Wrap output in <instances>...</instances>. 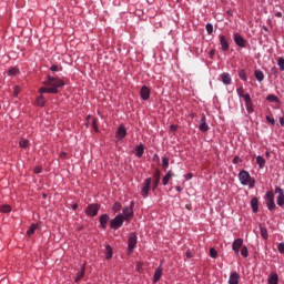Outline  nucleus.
Instances as JSON below:
<instances>
[{"mask_svg": "<svg viewBox=\"0 0 284 284\" xmlns=\"http://www.w3.org/2000/svg\"><path fill=\"white\" fill-rule=\"evenodd\" d=\"M151 190H152V178H146L142 184L141 196L143 199H148Z\"/></svg>", "mask_w": 284, "mask_h": 284, "instance_id": "obj_4", "label": "nucleus"}, {"mask_svg": "<svg viewBox=\"0 0 284 284\" xmlns=\"http://www.w3.org/2000/svg\"><path fill=\"white\" fill-rule=\"evenodd\" d=\"M161 276H163V268L159 267L154 273L153 283H159V281H161Z\"/></svg>", "mask_w": 284, "mask_h": 284, "instance_id": "obj_21", "label": "nucleus"}, {"mask_svg": "<svg viewBox=\"0 0 284 284\" xmlns=\"http://www.w3.org/2000/svg\"><path fill=\"white\" fill-rule=\"evenodd\" d=\"M72 210H74V211H75V210H79V204H73V205H72Z\"/></svg>", "mask_w": 284, "mask_h": 284, "instance_id": "obj_60", "label": "nucleus"}, {"mask_svg": "<svg viewBox=\"0 0 284 284\" xmlns=\"http://www.w3.org/2000/svg\"><path fill=\"white\" fill-rule=\"evenodd\" d=\"M116 139H125V136H128V130L125 129V125L120 124L116 133H115Z\"/></svg>", "mask_w": 284, "mask_h": 284, "instance_id": "obj_13", "label": "nucleus"}, {"mask_svg": "<svg viewBox=\"0 0 284 284\" xmlns=\"http://www.w3.org/2000/svg\"><path fill=\"white\" fill-rule=\"evenodd\" d=\"M280 124L284 126V118H280Z\"/></svg>", "mask_w": 284, "mask_h": 284, "instance_id": "obj_61", "label": "nucleus"}, {"mask_svg": "<svg viewBox=\"0 0 284 284\" xmlns=\"http://www.w3.org/2000/svg\"><path fill=\"white\" fill-rule=\"evenodd\" d=\"M241 256H243V258H247V256H250V251H247V246H242Z\"/></svg>", "mask_w": 284, "mask_h": 284, "instance_id": "obj_39", "label": "nucleus"}, {"mask_svg": "<svg viewBox=\"0 0 284 284\" xmlns=\"http://www.w3.org/2000/svg\"><path fill=\"white\" fill-rule=\"evenodd\" d=\"M85 276V264L81 266V271L77 273V276L74 278V283H80L81 278Z\"/></svg>", "mask_w": 284, "mask_h": 284, "instance_id": "obj_19", "label": "nucleus"}, {"mask_svg": "<svg viewBox=\"0 0 284 284\" xmlns=\"http://www.w3.org/2000/svg\"><path fill=\"white\" fill-rule=\"evenodd\" d=\"M43 199H48V194L43 193L42 194Z\"/></svg>", "mask_w": 284, "mask_h": 284, "instance_id": "obj_64", "label": "nucleus"}, {"mask_svg": "<svg viewBox=\"0 0 284 284\" xmlns=\"http://www.w3.org/2000/svg\"><path fill=\"white\" fill-rule=\"evenodd\" d=\"M275 194H278L277 195V205L280 207H283L284 206V191L282 187L280 186H276L275 187Z\"/></svg>", "mask_w": 284, "mask_h": 284, "instance_id": "obj_12", "label": "nucleus"}, {"mask_svg": "<svg viewBox=\"0 0 284 284\" xmlns=\"http://www.w3.org/2000/svg\"><path fill=\"white\" fill-rule=\"evenodd\" d=\"M176 130H179V126L176 124H171L170 125V131L171 132H176Z\"/></svg>", "mask_w": 284, "mask_h": 284, "instance_id": "obj_50", "label": "nucleus"}, {"mask_svg": "<svg viewBox=\"0 0 284 284\" xmlns=\"http://www.w3.org/2000/svg\"><path fill=\"white\" fill-rule=\"evenodd\" d=\"M19 146L20 148H30V141L26 140V139H21L20 142H19Z\"/></svg>", "mask_w": 284, "mask_h": 284, "instance_id": "obj_38", "label": "nucleus"}, {"mask_svg": "<svg viewBox=\"0 0 284 284\" xmlns=\"http://www.w3.org/2000/svg\"><path fill=\"white\" fill-rule=\"evenodd\" d=\"M33 172H34V174H41L42 168L41 166H36Z\"/></svg>", "mask_w": 284, "mask_h": 284, "instance_id": "obj_52", "label": "nucleus"}, {"mask_svg": "<svg viewBox=\"0 0 284 284\" xmlns=\"http://www.w3.org/2000/svg\"><path fill=\"white\" fill-rule=\"evenodd\" d=\"M277 250H278L280 254H284V242H282L277 245Z\"/></svg>", "mask_w": 284, "mask_h": 284, "instance_id": "obj_48", "label": "nucleus"}, {"mask_svg": "<svg viewBox=\"0 0 284 284\" xmlns=\"http://www.w3.org/2000/svg\"><path fill=\"white\" fill-rule=\"evenodd\" d=\"M185 207L186 210H192V204H186Z\"/></svg>", "mask_w": 284, "mask_h": 284, "instance_id": "obj_62", "label": "nucleus"}, {"mask_svg": "<svg viewBox=\"0 0 284 284\" xmlns=\"http://www.w3.org/2000/svg\"><path fill=\"white\" fill-rule=\"evenodd\" d=\"M8 74L9 77H17V74H19V69H17V67H12L8 70Z\"/></svg>", "mask_w": 284, "mask_h": 284, "instance_id": "obj_36", "label": "nucleus"}, {"mask_svg": "<svg viewBox=\"0 0 284 284\" xmlns=\"http://www.w3.org/2000/svg\"><path fill=\"white\" fill-rule=\"evenodd\" d=\"M245 105H246L247 113L252 114V112H254V103L251 101V102H246Z\"/></svg>", "mask_w": 284, "mask_h": 284, "instance_id": "obj_40", "label": "nucleus"}, {"mask_svg": "<svg viewBox=\"0 0 284 284\" xmlns=\"http://www.w3.org/2000/svg\"><path fill=\"white\" fill-rule=\"evenodd\" d=\"M233 39L239 48H247V40L242 38L241 34L234 33Z\"/></svg>", "mask_w": 284, "mask_h": 284, "instance_id": "obj_10", "label": "nucleus"}, {"mask_svg": "<svg viewBox=\"0 0 284 284\" xmlns=\"http://www.w3.org/2000/svg\"><path fill=\"white\" fill-rule=\"evenodd\" d=\"M122 216L125 221H130L134 217V201L130 202L129 207L123 209V215Z\"/></svg>", "mask_w": 284, "mask_h": 284, "instance_id": "obj_7", "label": "nucleus"}, {"mask_svg": "<svg viewBox=\"0 0 284 284\" xmlns=\"http://www.w3.org/2000/svg\"><path fill=\"white\" fill-rule=\"evenodd\" d=\"M99 221H100V227H102V230H108V221H110V215L102 214L99 217Z\"/></svg>", "mask_w": 284, "mask_h": 284, "instance_id": "obj_16", "label": "nucleus"}, {"mask_svg": "<svg viewBox=\"0 0 284 284\" xmlns=\"http://www.w3.org/2000/svg\"><path fill=\"white\" fill-rule=\"evenodd\" d=\"M220 44L223 52H227V50H230V43H227V39L223 34L220 36Z\"/></svg>", "mask_w": 284, "mask_h": 284, "instance_id": "obj_17", "label": "nucleus"}, {"mask_svg": "<svg viewBox=\"0 0 284 284\" xmlns=\"http://www.w3.org/2000/svg\"><path fill=\"white\" fill-rule=\"evenodd\" d=\"M207 34H212L214 32V26L212 23H207L205 26Z\"/></svg>", "mask_w": 284, "mask_h": 284, "instance_id": "obj_44", "label": "nucleus"}, {"mask_svg": "<svg viewBox=\"0 0 284 284\" xmlns=\"http://www.w3.org/2000/svg\"><path fill=\"white\" fill-rule=\"evenodd\" d=\"M256 163H257L260 170H263L265 168V160L263 156L258 155L256 158Z\"/></svg>", "mask_w": 284, "mask_h": 284, "instance_id": "obj_35", "label": "nucleus"}, {"mask_svg": "<svg viewBox=\"0 0 284 284\" xmlns=\"http://www.w3.org/2000/svg\"><path fill=\"white\" fill-rule=\"evenodd\" d=\"M90 122H91V125H92L94 132H99V120L92 115H88L87 124H85L87 128H90Z\"/></svg>", "mask_w": 284, "mask_h": 284, "instance_id": "obj_9", "label": "nucleus"}, {"mask_svg": "<svg viewBox=\"0 0 284 284\" xmlns=\"http://www.w3.org/2000/svg\"><path fill=\"white\" fill-rule=\"evenodd\" d=\"M275 17H278V18H281V17H283V13H281V12H277V13L275 14Z\"/></svg>", "mask_w": 284, "mask_h": 284, "instance_id": "obj_63", "label": "nucleus"}, {"mask_svg": "<svg viewBox=\"0 0 284 284\" xmlns=\"http://www.w3.org/2000/svg\"><path fill=\"white\" fill-rule=\"evenodd\" d=\"M168 168H170V158H162V169L164 172L168 171Z\"/></svg>", "mask_w": 284, "mask_h": 284, "instance_id": "obj_34", "label": "nucleus"}, {"mask_svg": "<svg viewBox=\"0 0 284 284\" xmlns=\"http://www.w3.org/2000/svg\"><path fill=\"white\" fill-rule=\"evenodd\" d=\"M101 210V204L93 203L89 204L85 209L87 216H91L92 219L99 214V211Z\"/></svg>", "mask_w": 284, "mask_h": 284, "instance_id": "obj_6", "label": "nucleus"}, {"mask_svg": "<svg viewBox=\"0 0 284 284\" xmlns=\"http://www.w3.org/2000/svg\"><path fill=\"white\" fill-rule=\"evenodd\" d=\"M260 232H261L262 239H264V241H267L270 236L267 233V227H265L263 224H260Z\"/></svg>", "mask_w": 284, "mask_h": 284, "instance_id": "obj_26", "label": "nucleus"}, {"mask_svg": "<svg viewBox=\"0 0 284 284\" xmlns=\"http://www.w3.org/2000/svg\"><path fill=\"white\" fill-rule=\"evenodd\" d=\"M239 278H241V275H239V273H231L229 284H239Z\"/></svg>", "mask_w": 284, "mask_h": 284, "instance_id": "obj_20", "label": "nucleus"}, {"mask_svg": "<svg viewBox=\"0 0 284 284\" xmlns=\"http://www.w3.org/2000/svg\"><path fill=\"white\" fill-rule=\"evenodd\" d=\"M37 230H39V224H31L29 230L27 231V235L32 236V234H34Z\"/></svg>", "mask_w": 284, "mask_h": 284, "instance_id": "obj_33", "label": "nucleus"}, {"mask_svg": "<svg viewBox=\"0 0 284 284\" xmlns=\"http://www.w3.org/2000/svg\"><path fill=\"white\" fill-rule=\"evenodd\" d=\"M266 101H268L270 103H281V99H278V97H276L275 94H268L266 97Z\"/></svg>", "mask_w": 284, "mask_h": 284, "instance_id": "obj_31", "label": "nucleus"}, {"mask_svg": "<svg viewBox=\"0 0 284 284\" xmlns=\"http://www.w3.org/2000/svg\"><path fill=\"white\" fill-rule=\"evenodd\" d=\"M123 223H125L123 214H118L110 221V227L111 230H119L120 227H123Z\"/></svg>", "mask_w": 284, "mask_h": 284, "instance_id": "obj_5", "label": "nucleus"}, {"mask_svg": "<svg viewBox=\"0 0 284 284\" xmlns=\"http://www.w3.org/2000/svg\"><path fill=\"white\" fill-rule=\"evenodd\" d=\"M0 212L2 214H10V212H12V206L10 204L0 205Z\"/></svg>", "mask_w": 284, "mask_h": 284, "instance_id": "obj_28", "label": "nucleus"}, {"mask_svg": "<svg viewBox=\"0 0 284 284\" xmlns=\"http://www.w3.org/2000/svg\"><path fill=\"white\" fill-rule=\"evenodd\" d=\"M112 256H113L112 246L110 244H108L105 246V258H106V261H110V258H112Z\"/></svg>", "mask_w": 284, "mask_h": 284, "instance_id": "obj_32", "label": "nucleus"}, {"mask_svg": "<svg viewBox=\"0 0 284 284\" xmlns=\"http://www.w3.org/2000/svg\"><path fill=\"white\" fill-rule=\"evenodd\" d=\"M19 92H20L19 87H14V91H13L14 97H19Z\"/></svg>", "mask_w": 284, "mask_h": 284, "instance_id": "obj_54", "label": "nucleus"}, {"mask_svg": "<svg viewBox=\"0 0 284 284\" xmlns=\"http://www.w3.org/2000/svg\"><path fill=\"white\" fill-rule=\"evenodd\" d=\"M221 78L224 85H230V83H232V78L230 77V73L224 72L221 74Z\"/></svg>", "mask_w": 284, "mask_h": 284, "instance_id": "obj_23", "label": "nucleus"}, {"mask_svg": "<svg viewBox=\"0 0 284 284\" xmlns=\"http://www.w3.org/2000/svg\"><path fill=\"white\" fill-rule=\"evenodd\" d=\"M50 70H51V72H59V71L63 70V67H59L57 64H53V65L50 67Z\"/></svg>", "mask_w": 284, "mask_h": 284, "instance_id": "obj_45", "label": "nucleus"}, {"mask_svg": "<svg viewBox=\"0 0 284 284\" xmlns=\"http://www.w3.org/2000/svg\"><path fill=\"white\" fill-rule=\"evenodd\" d=\"M271 72H272V74H276V73L278 72V69L272 68V69H271Z\"/></svg>", "mask_w": 284, "mask_h": 284, "instance_id": "obj_58", "label": "nucleus"}, {"mask_svg": "<svg viewBox=\"0 0 284 284\" xmlns=\"http://www.w3.org/2000/svg\"><path fill=\"white\" fill-rule=\"evenodd\" d=\"M237 94L243 99V97L245 95V90L243 89V87L237 89Z\"/></svg>", "mask_w": 284, "mask_h": 284, "instance_id": "obj_47", "label": "nucleus"}, {"mask_svg": "<svg viewBox=\"0 0 284 284\" xmlns=\"http://www.w3.org/2000/svg\"><path fill=\"white\" fill-rule=\"evenodd\" d=\"M215 51L214 49L209 52L210 59H214Z\"/></svg>", "mask_w": 284, "mask_h": 284, "instance_id": "obj_55", "label": "nucleus"}, {"mask_svg": "<svg viewBox=\"0 0 284 284\" xmlns=\"http://www.w3.org/2000/svg\"><path fill=\"white\" fill-rule=\"evenodd\" d=\"M194 175L192 173H187L184 175V179H186V181H190Z\"/></svg>", "mask_w": 284, "mask_h": 284, "instance_id": "obj_53", "label": "nucleus"}, {"mask_svg": "<svg viewBox=\"0 0 284 284\" xmlns=\"http://www.w3.org/2000/svg\"><path fill=\"white\" fill-rule=\"evenodd\" d=\"M264 199L266 201L267 210H270V212H274L276 209V203L274 202V191H267Z\"/></svg>", "mask_w": 284, "mask_h": 284, "instance_id": "obj_3", "label": "nucleus"}, {"mask_svg": "<svg viewBox=\"0 0 284 284\" xmlns=\"http://www.w3.org/2000/svg\"><path fill=\"white\" fill-rule=\"evenodd\" d=\"M241 247H243V239L234 240V242L232 244L233 252H235V254L239 255V252L241 251Z\"/></svg>", "mask_w": 284, "mask_h": 284, "instance_id": "obj_15", "label": "nucleus"}, {"mask_svg": "<svg viewBox=\"0 0 284 284\" xmlns=\"http://www.w3.org/2000/svg\"><path fill=\"white\" fill-rule=\"evenodd\" d=\"M199 130H200V132H207L210 130V126L207 125V122L205 119V114H202L201 124H200Z\"/></svg>", "mask_w": 284, "mask_h": 284, "instance_id": "obj_18", "label": "nucleus"}, {"mask_svg": "<svg viewBox=\"0 0 284 284\" xmlns=\"http://www.w3.org/2000/svg\"><path fill=\"white\" fill-rule=\"evenodd\" d=\"M161 183V170L156 169L155 172L153 173V183L152 184V190H156L159 187V184Z\"/></svg>", "mask_w": 284, "mask_h": 284, "instance_id": "obj_11", "label": "nucleus"}, {"mask_svg": "<svg viewBox=\"0 0 284 284\" xmlns=\"http://www.w3.org/2000/svg\"><path fill=\"white\" fill-rule=\"evenodd\" d=\"M36 105H38V108H45V97H38L36 100Z\"/></svg>", "mask_w": 284, "mask_h": 284, "instance_id": "obj_29", "label": "nucleus"}, {"mask_svg": "<svg viewBox=\"0 0 284 284\" xmlns=\"http://www.w3.org/2000/svg\"><path fill=\"white\" fill-rule=\"evenodd\" d=\"M59 159H63V160L68 159V153H65V152H63V151L60 152Z\"/></svg>", "mask_w": 284, "mask_h": 284, "instance_id": "obj_51", "label": "nucleus"}, {"mask_svg": "<svg viewBox=\"0 0 284 284\" xmlns=\"http://www.w3.org/2000/svg\"><path fill=\"white\" fill-rule=\"evenodd\" d=\"M175 190H176V192H183V187H181V186H175Z\"/></svg>", "mask_w": 284, "mask_h": 284, "instance_id": "obj_59", "label": "nucleus"}, {"mask_svg": "<svg viewBox=\"0 0 284 284\" xmlns=\"http://www.w3.org/2000/svg\"><path fill=\"white\" fill-rule=\"evenodd\" d=\"M277 65H278L281 72H284V58L277 59Z\"/></svg>", "mask_w": 284, "mask_h": 284, "instance_id": "obj_41", "label": "nucleus"}, {"mask_svg": "<svg viewBox=\"0 0 284 284\" xmlns=\"http://www.w3.org/2000/svg\"><path fill=\"white\" fill-rule=\"evenodd\" d=\"M136 233H131L128 240V252L132 254L134 252V247H136Z\"/></svg>", "mask_w": 284, "mask_h": 284, "instance_id": "obj_8", "label": "nucleus"}, {"mask_svg": "<svg viewBox=\"0 0 284 284\" xmlns=\"http://www.w3.org/2000/svg\"><path fill=\"white\" fill-rule=\"evenodd\" d=\"M239 77L242 81H247V72L244 69L239 71Z\"/></svg>", "mask_w": 284, "mask_h": 284, "instance_id": "obj_37", "label": "nucleus"}, {"mask_svg": "<svg viewBox=\"0 0 284 284\" xmlns=\"http://www.w3.org/2000/svg\"><path fill=\"white\" fill-rule=\"evenodd\" d=\"M254 77L260 83L265 79V74L261 70H255Z\"/></svg>", "mask_w": 284, "mask_h": 284, "instance_id": "obj_30", "label": "nucleus"}, {"mask_svg": "<svg viewBox=\"0 0 284 284\" xmlns=\"http://www.w3.org/2000/svg\"><path fill=\"white\" fill-rule=\"evenodd\" d=\"M150 88L146 85H143L140 90V97L142 99V101H148V99H150Z\"/></svg>", "mask_w": 284, "mask_h": 284, "instance_id": "obj_14", "label": "nucleus"}, {"mask_svg": "<svg viewBox=\"0 0 284 284\" xmlns=\"http://www.w3.org/2000/svg\"><path fill=\"white\" fill-rule=\"evenodd\" d=\"M143 152H145V146L143 144H140L135 148V156H138V159L143 156Z\"/></svg>", "mask_w": 284, "mask_h": 284, "instance_id": "obj_25", "label": "nucleus"}, {"mask_svg": "<svg viewBox=\"0 0 284 284\" xmlns=\"http://www.w3.org/2000/svg\"><path fill=\"white\" fill-rule=\"evenodd\" d=\"M239 179L242 185H248V187H254V185H256V181L252 179V175H250V172L245 170L239 173Z\"/></svg>", "mask_w": 284, "mask_h": 284, "instance_id": "obj_2", "label": "nucleus"}, {"mask_svg": "<svg viewBox=\"0 0 284 284\" xmlns=\"http://www.w3.org/2000/svg\"><path fill=\"white\" fill-rule=\"evenodd\" d=\"M121 202H115L112 206V210L116 213V212H121Z\"/></svg>", "mask_w": 284, "mask_h": 284, "instance_id": "obj_42", "label": "nucleus"}, {"mask_svg": "<svg viewBox=\"0 0 284 284\" xmlns=\"http://www.w3.org/2000/svg\"><path fill=\"white\" fill-rule=\"evenodd\" d=\"M185 256H186V258H192V252L187 251V252L185 253Z\"/></svg>", "mask_w": 284, "mask_h": 284, "instance_id": "obj_57", "label": "nucleus"}, {"mask_svg": "<svg viewBox=\"0 0 284 284\" xmlns=\"http://www.w3.org/2000/svg\"><path fill=\"white\" fill-rule=\"evenodd\" d=\"M268 284H278V274L276 272L271 273Z\"/></svg>", "mask_w": 284, "mask_h": 284, "instance_id": "obj_24", "label": "nucleus"}, {"mask_svg": "<svg viewBox=\"0 0 284 284\" xmlns=\"http://www.w3.org/2000/svg\"><path fill=\"white\" fill-rule=\"evenodd\" d=\"M266 121L267 123H271V125H274L276 123V121L274 120V118L266 115Z\"/></svg>", "mask_w": 284, "mask_h": 284, "instance_id": "obj_49", "label": "nucleus"}, {"mask_svg": "<svg viewBox=\"0 0 284 284\" xmlns=\"http://www.w3.org/2000/svg\"><path fill=\"white\" fill-rule=\"evenodd\" d=\"M210 256H211V258H216V256H219L216 248H214V247L210 248Z\"/></svg>", "mask_w": 284, "mask_h": 284, "instance_id": "obj_43", "label": "nucleus"}, {"mask_svg": "<svg viewBox=\"0 0 284 284\" xmlns=\"http://www.w3.org/2000/svg\"><path fill=\"white\" fill-rule=\"evenodd\" d=\"M43 85L39 89V93L43 94H59V88H63L65 82L59 78L47 75V80L43 81Z\"/></svg>", "mask_w": 284, "mask_h": 284, "instance_id": "obj_1", "label": "nucleus"}, {"mask_svg": "<svg viewBox=\"0 0 284 284\" xmlns=\"http://www.w3.org/2000/svg\"><path fill=\"white\" fill-rule=\"evenodd\" d=\"M239 161H241V158H239V156H235L234 159H233V163L236 165V163H239Z\"/></svg>", "mask_w": 284, "mask_h": 284, "instance_id": "obj_56", "label": "nucleus"}, {"mask_svg": "<svg viewBox=\"0 0 284 284\" xmlns=\"http://www.w3.org/2000/svg\"><path fill=\"white\" fill-rule=\"evenodd\" d=\"M251 207L254 214H256V212H258V197H253L251 200Z\"/></svg>", "mask_w": 284, "mask_h": 284, "instance_id": "obj_22", "label": "nucleus"}, {"mask_svg": "<svg viewBox=\"0 0 284 284\" xmlns=\"http://www.w3.org/2000/svg\"><path fill=\"white\" fill-rule=\"evenodd\" d=\"M172 176H174V173H172V171H168V173L162 179V185H168L170 183V179H172Z\"/></svg>", "mask_w": 284, "mask_h": 284, "instance_id": "obj_27", "label": "nucleus"}, {"mask_svg": "<svg viewBox=\"0 0 284 284\" xmlns=\"http://www.w3.org/2000/svg\"><path fill=\"white\" fill-rule=\"evenodd\" d=\"M242 99H244L245 103L252 102V97H250V93H245Z\"/></svg>", "mask_w": 284, "mask_h": 284, "instance_id": "obj_46", "label": "nucleus"}]
</instances>
